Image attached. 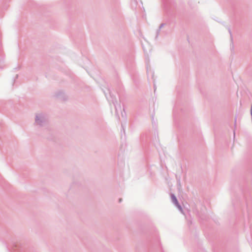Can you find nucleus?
I'll return each mask as SVG.
<instances>
[{
	"label": "nucleus",
	"mask_w": 252,
	"mask_h": 252,
	"mask_svg": "<svg viewBox=\"0 0 252 252\" xmlns=\"http://www.w3.org/2000/svg\"><path fill=\"white\" fill-rule=\"evenodd\" d=\"M48 123V116L44 112H39L35 115L34 125L38 128L46 126Z\"/></svg>",
	"instance_id": "nucleus-1"
},
{
	"label": "nucleus",
	"mask_w": 252,
	"mask_h": 252,
	"mask_svg": "<svg viewBox=\"0 0 252 252\" xmlns=\"http://www.w3.org/2000/svg\"><path fill=\"white\" fill-rule=\"evenodd\" d=\"M108 91L109 92V96L108 97L106 96L107 99L109 102H111L113 104L115 108V115L117 117H119L118 110H121V104L119 102H118V101H117V99L115 95H114V94H113L112 92L110 91L109 90H108ZM105 95H106V94Z\"/></svg>",
	"instance_id": "nucleus-2"
},
{
	"label": "nucleus",
	"mask_w": 252,
	"mask_h": 252,
	"mask_svg": "<svg viewBox=\"0 0 252 252\" xmlns=\"http://www.w3.org/2000/svg\"><path fill=\"white\" fill-rule=\"evenodd\" d=\"M171 198L172 200V202L176 205V206L180 210L182 211V207L181 205L179 204L178 200L176 198V197L175 196L174 194H171Z\"/></svg>",
	"instance_id": "nucleus-3"
},
{
	"label": "nucleus",
	"mask_w": 252,
	"mask_h": 252,
	"mask_svg": "<svg viewBox=\"0 0 252 252\" xmlns=\"http://www.w3.org/2000/svg\"><path fill=\"white\" fill-rule=\"evenodd\" d=\"M160 30H161V29L158 28V29L157 30V31L156 32V39L158 37V35L159 34V32H160Z\"/></svg>",
	"instance_id": "nucleus-4"
},
{
	"label": "nucleus",
	"mask_w": 252,
	"mask_h": 252,
	"mask_svg": "<svg viewBox=\"0 0 252 252\" xmlns=\"http://www.w3.org/2000/svg\"><path fill=\"white\" fill-rule=\"evenodd\" d=\"M62 94V92H59L58 93H57L56 94V96L58 97H60V94Z\"/></svg>",
	"instance_id": "nucleus-5"
},
{
	"label": "nucleus",
	"mask_w": 252,
	"mask_h": 252,
	"mask_svg": "<svg viewBox=\"0 0 252 252\" xmlns=\"http://www.w3.org/2000/svg\"><path fill=\"white\" fill-rule=\"evenodd\" d=\"M228 32L230 33V38H231V40H232V33H231V31L230 29L228 30Z\"/></svg>",
	"instance_id": "nucleus-6"
},
{
	"label": "nucleus",
	"mask_w": 252,
	"mask_h": 252,
	"mask_svg": "<svg viewBox=\"0 0 252 252\" xmlns=\"http://www.w3.org/2000/svg\"><path fill=\"white\" fill-rule=\"evenodd\" d=\"M165 25V24L164 23H162L160 25L159 28L161 29L162 28H163Z\"/></svg>",
	"instance_id": "nucleus-7"
},
{
	"label": "nucleus",
	"mask_w": 252,
	"mask_h": 252,
	"mask_svg": "<svg viewBox=\"0 0 252 252\" xmlns=\"http://www.w3.org/2000/svg\"><path fill=\"white\" fill-rule=\"evenodd\" d=\"M233 134H234V138H235V131H234V132H233Z\"/></svg>",
	"instance_id": "nucleus-8"
},
{
	"label": "nucleus",
	"mask_w": 252,
	"mask_h": 252,
	"mask_svg": "<svg viewBox=\"0 0 252 252\" xmlns=\"http://www.w3.org/2000/svg\"><path fill=\"white\" fill-rule=\"evenodd\" d=\"M122 201V199H119V202H121Z\"/></svg>",
	"instance_id": "nucleus-9"
},
{
	"label": "nucleus",
	"mask_w": 252,
	"mask_h": 252,
	"mask_svg": "<svg viewBox=\"0 0 252 252\" xmlns=\"http://www.w3.org/2000/svg\"><path fill=\"white\" fill-rule=\"evenodd\" d=\"M150 72L148 71V74L149 75Z\"/></svg>",
	"instance_id": "nucleus-10"
},
{
	"label": "nucleus",
	"mask_w": 252,
	"mask_h": 252,
	"mask_svg": "<svg viewBox=\"0 0 252 252\" xmlns=\"http://www.w3.org/2000/svg\"><path fill=\"white\" fill-rule=\"evenodd\" d=\"M236 120L235 119V123L236 124Z\"/></svg>",
	"instance_id": "nucleus-11"
}]
</instances>
